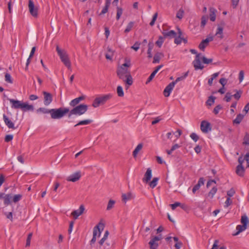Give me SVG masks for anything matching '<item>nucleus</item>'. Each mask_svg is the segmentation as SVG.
<instances>
[{"instance_id":"obj_21","label":"nucleus","mask_w":249,"mask_h":249,"mask_svg":"<svg viewBox=\"0 0 249 249\" xmlns=\"http://www.w3.org/2000/svg\"><path fill=\"white\" fill-rule=\"evenodd\" d=\"M163 67L162 65H160L157 67L155 69V70L151 73L149 77H148L147 81L146 82V84H148L149 83L154 77L156 74L157 73V72L159 71L160 69H161Z\"/></svg>"},{"instance_id":"obj_10","label":"nucleus","mask_w":249,"mask_h":249,"mask_svg":"<svg viewBox=\"0 0 249 249\" xmlns=\"http://www.w3.org/2000/svg\"><path fill=\"white\" fill-rule=\"evenodd\" d=\"M29 9L31 15L35 17L36 18L38 15V8L35 7L34 3L32 0H29Z\"/></svg>"},{"instance_id":"obj_59","label":"nucleus","mask_w":249,"mask_h":249,"mask_svg":"<svg viewBox=\"0 0 249 249\" xmlns=\"http://www.w3.org/2000/svg\"><path fill=\"white\" fill-rule=\"evenodd\" d=\"M235 193V192L233 188H231L229 191L227 192V195L229 196V197L232 196Z\"/></svg>"},{"instance_id":"obj_46","label":"nucleus","mask_w":249,"mask_h":249,"mask_svg":"<svg viewBox=\"0 0 249 249\" xmlns=\"http://www.w3.org/2000/svg\"><path fill=\"white\" fill-rule=\"evenodd\" d=\"M164 41V37L162 36L159 37L158 40L156 42V44L160 48L161 47Z\"/></svg>"},{"instance_id":"obj_58","label":"nucleus","mask_w":249,"mask_h":249,"mask_svg":"<svg viewBox=\"0 0 249 249\" xmlns=\"http://www.w3.org/2000/svg\"><path fill=\"white\" fill-rule=\"evenodd\" d=\"M181 205V203L178 202H176L174 204H170V206L172 210H175L177 207Z\"/></svg>"},{"instance_id":"obj_64","label":"nucleus","mask_w":249,"mask_h":249,"mask_svg":"<svg viewBox=\"0 0 249 249\" xmlns=\"http://www.w3.org/2000/svg\"><path fill=\"white\" fill-rule=\"evenodd\" d=\"M245 160L247 162V167H249V153H248L245 156Z\"/></svg>"},{"instance_id":"obj_1","label":"nucleus","mask_w":249,"mask_h":249,"mask_svg":"<svg viewBox=\"0 0 249 249\" xmlns=\"http://www.w3.org/2000/svg\"><path fill=\"white\" fill-rule=\"evenodd\" d=\"M125 63L118 67L116 73L119 78L122 80L125 83V89H127L129 86L133 84V81L130 71L128 69L131 65L130 60L127 62L125 59Z\"/></svg>"},{"instance_id":"obj_32","label":"nucleus","mask_w":249,"mask_h":249,"mask_svg":"<svg viewBox=\"0 0 249 249\" xmlns=\"http://www.w3.org/2000/svg\"><path fill=\"white\" fill-rule=\"evenodd\" d=\"M246 229H247V226H244L243 225H238L236 227V230H237V231L236 232V233L234 234V235H238L239 233H240L241 232L244 231Z\"/></svg>"},{"instance_id":"obj_60","label":"nucleus","mask_w":249,"mask_h":249,"mask_svg":"<svg viewBox=\"0 0 249 249\" xmlns=\"http://www.w3.org/2000/svg\"><path fill=\"white\" fill-rule=\"evenodd\" d=\"M13 136L12 135H7L5 136L4 141L5 142H9L12 140Z\"/></svg>"},{"instance_id":"obj_36","label":"nucleus","mask_w":249,"mask_h":249,"mask_svg":"<svg viewBox=\"0 0 249 249\" xmlns=\"http://www.w3.org/2000/svg\"><path fill=\"white\" fill-rule=\"evenodd\" d=\"M217 190V188L216 187H213L208 193V196L210 197L211 198H212L213 197V196L216 193Z\"/></svg>"},{"instance_id":"obj_3","label":"nucleus","mask_w":249,"mask_h":249,"mask_svg":"<svg viewBox=\"0 0 249 249\" xmlns=\"http://www.w3.org/2000/svg\"><path fill=\"white\" fill-rule=\"evenodd\" d=\"M69 112L70 109L67 107L51 109V116L53 119H59L63 117L67 114H69Z\"/></svg>"},{"instance_id":"obj_41","label":"nucleus","mask_w":249,"mask_h":249,"mask_svg":"<svg viewBox=\"0 0 249 249\" xmlns=\"http://www.w3.org/2000/svg\"><path fill=\"white\" fill-rule=\"evenodd\" d=\"M123 9L118 6L117 7L116 19L119 20L123 14Z\"/></svg>"},{"instance_id":"obj_57","label":"nucleus","mask_w":249,"mask_h":249,"mask_svg":"<svg viewBox=\"0 0 249 249\" xmlns=\"http://www.w3.org/2000/svg\"><path fill=\"white\" fill-rule=\"evenodd\" d=\"M190 137L195 142H196L199 139V137L195 133H192L190 135Z\"/></svg>"},{"instance_id":"obj_37","label":"nucleus","mask_w":249,"mask_h":249,"mask_svg":"<svg viewBox=\"0 0 249 249\" xmlns=\"http://www.w3.org/2000/svg\"><path fill=\"white\" fill-rule=\"evenodd\" d=\"M115 203V201L110 199L108 202L107 206V210L109 211L112 209L114 207V204Z\"/></svg>"},{"instance_id":"obj_23","label":"nucleus","mask_w":249,"mask_h":249,"mask_svg":"<svg viewBox=\"0 0 249 249\" xmlns=\"http://www.w3.org/2000/svg\"><path fill=\"white\" fill-rule=\"evenodd\" d=\"M22 107H22V109L21 110L24 112L27 111H33L34 110V106L32 105H29L28 103L27 102L24 103V104H23V106Z\"/></svg>"},{"instance_id":"obj_28","label":"nucleus","mask_w":249,"mask_h":249,"mask_svg":"<svg viewBox=\"0 0 249 249\" xmlns=\"http://www.w3.org/2000/svg\"><path fill=\"white\" fill-rule=\"evenodd\" d=\"M106 241V242H105V243H104V248H106L107 249L115 248V247L114 246V243L113 241H108L107 240Z\"/></svg>"},{"instance_id":"obj_13","label":"nucleus","mask_w":249,"mask_h":249,"mask_svg":"<svg viewBox=\"0 0 249 249\" xmlns=\"http://www.w3.org/2000/svg\"><path fill=\"white\" fill-rule=\"evenodd\" d=\"M81 177L80 171H77L70 175L67 178L68 181L76 182Z\"/></svg>"},{"instance_id":"obj_44","label":"nucleus","mask_w":249,"mask_h":249,"mask_svg":"<svg viewBox=\"0 0 249 249\" xmlns=\"http://www.w3.org/2000/svg\"><path fill=\"white\" fill-rule=\"evenodd\" d=\"M241 222L242 223V225L247 226V224L249 222V219L247 216L246 215L242 216Z\"/></svg>"},{"instance_id":"obj_56","label":"nucleus","mask_w":249,"mask_h":249,"mask_svg":"<svg viewBox=\"0 0 249 249\" xmlns=\"http://www.w3.org/2000/svg\"><path fill=\"white\" fill-rule=\"evenodd\" d=\"M222 108V106L220 105L216 106L213 109V112L215 114H217L220 109Z\"/></svg>"},{"instance_id":"obj_63","label":"nucleus","mask_w":249,"mask_h":249,"mask_svg":"<svg viewBox=\"0 0 249 249\" xmlns=\"http://www.w3.org/2000/svg\"><path fill=\"white\" fill-rule=\"evenodd\" d=\"M174 42L177 44H180L182 42V37L178 36L176 37Z\"/></svg>"},{"instance_id":"obj_24","label":"nucleus","mask_w":249,"mask_h":249,"mask_svg":"<svg viewBox=\"0 0 249 249\" xmlns=\"http://www.w3.org/2000/svg\"><path fill=\"white\" fill-rule=\"evenodd\" d=\"M164 56L163 54L161 53H157L154 56L153 63H159L160 59Z\"/></svg>"},{"instance_id":"obj_27","label":"nucleus","mask_w":249,"mask_h":249,"mask_svg":"<svg viewBox=\"0 0 249 249\" xmlns=\"http://www.w3.org/2000/svg\"><path fill=\"white\" fill-rule=\"evenodd\" d=\"M142 146H143V144L142 143H139L137 146V147H136V148L134 149V150L133 152V156L134 157V158H135L137 157V155H138L139 152L140 150H141L142 149Z\"/></svg>"},{"instance_id":"obj_31","label":"nucleus","mask_w":249,"mask_h":249,"mask_svg":"<svg viewBox=\"0 0 249 249\" xmlns=\"http://www.w3.org/2000/svg\"><path fill=\"white\" fill-rule=\"evenodd\" d=\"M4 199V203L5 205H8L10 204V201L12 198V196L10 194L6 195L3 197Z\"/></svg>"},{"instance_id":"obj_48","label":"nucleus","mask_w":249,"mask_h":249,"mask_svg":"<svg viewBox=\"0 0 249 249\" xmlns=\"http://www.w3.org/2000/svg\"><path fill=\"white\" fill-rule=\"evenodd\" d=\"M79 102L77 100L76 98H75L70 102V105L71 107L74 108L75 107L78 106L79 105Z\"/></svg>"},{"instance_id":"obj_17","label":"nucleus","mask_w":249,"mask_h":249,"mask_svg":"<svg viewBox=\"0 0 249 249\" xmlns=\"http://www.w3.org/2000/svg\"><path fill=\"white\" fill-rule=\"evenodd\" d=\"M175 86V82H171L168 84L163 91V94L165 97H167L170 96V93Z\"/></svg>"},{"instance_id":"obj_18","label":"nucleus","mask_w":249,"mask_h":249,"mask_svg":"<svg viewBox=\"0 0 249 249\" xmlns=\"http://www.w3.org/2000/svg\"><path fill=\"white\" fill-rule=\"evenodd\" d=\"M3 118L5 124L9 128H12L13 129L16 128L14 123L11 120H10L5 114H3Z\"/></svg>"},{"instance_id":"obj_2","label":"nucleus","mask_w":249,"mask_h":249,"mask_svg":"<svg viewBox=\"0 0 249 249\" xmlns=\"http://www.w3.org/2000/svg\"><path fill=\"white\" fill-rule=\"evenodd\" d=\"M201 60H202L204 64H208L211 63L213 59L207 58L205 56H201V53L197 54L196 56L195 60L193 61V64L195 69L196 70L200 69L202 70L204 68V66L201 64Z\"/></svg>"},{"instance_id":"obj_22","label":"nucleus","mask_w":249,"mask_h":249,"mask_svg":"<svg viewBox=\"0 0 249 249\" xmlns=\"http://www.w3.org/2000/svg\"><path fill=\"white\" fill-rule=\"evenodd\" d=\"M245 169L243 165H237L236 168L235 172L240 177L244 176Z\"/></svg>"},{"instance_id":"obj_45","label":"nucleus","mask_w":249,"mask_h":249,"mask_svg":"<svg viewBox=\"0 0 249 249\" xmlns=\"http://www.w3.org/2000/svg\"><path fill=\"white\" fill-rule=\"evenodd\" d=\"M215 99V97H213V96H210L206 102L207 105L208 106H211L214 103Z\"/></svg>"},{"instance_id":"obj_29","label":"nucleus","mask_w":249,"mask_h":249,"mask_svg":"<svg viewBox=\"0 0 249 249\" xmlns=\"http://www.w3.org/2000/svg\"><path fill=\"white\" fill-rule=\"evenodd\" d=\"M92 122V121L90 119H87L82 121H80L78 124H76L74 126H77L81 125H87L90 124Z\"/></svg>"},{"instance_id":"obj_14","label":"nucleus","mask_w":249,"mask_h":249,"mask_svg":"<svg viewBox=\"0 0 249 249\" xmlns=\"http://www.w3.org/2000/svg\"><path fill=\"white\" fill-rule=\"evenodd\" d=\"M225 25V23L224 21H221L219 24H218L217 31L215 35L217 36L218 37L222 39L223 38V28Z\"/></svg>"},{"instance_id":"obj_33","label":"nucleus","mask_w":249,"mask_h":249,"mask_svg":"<svg viewBox=\"0 0 249 249\" xmlns=\"http://www.w3.org/2000/svg\"><path fill=\"white\" fill-rule=\"evenodd\" d=\"M37 113H42L43 114L50 113L51 114V109H49L44 107H40L36 110Z\"/></svg>"},{"instance_id":"obj_25","label":"nucleus","mask_w":249,"mask_h":249,"mask_svg":"<svg viewBox=\"0 0 249 249\" xmlns=\"http://www.w3.org/2000/svg\"><path fill=\"white\" fill-rule=\"evenodd\" d=\"M107 53L105 54V57H106V59L109 60H112L114 51H113L109 47H108L107 48Z\"/></svg>"},{"instance_id":"obj_55","label":"nucleus","mask_w":249,"mask_h":249,"mask_svg":"<svg viewBox=\"0 0 249 249\" xmlns=\"http://www.w3.org/2000/svg\"><path fill=\"white\" fill-rule=\"evenodd\" d=\"M158 15V14L157 12L154 14V15L153 16L152 19L149 24L150 26H152L154 25L155 21L156 20V19L157 18Z\"/></svg>"},{"instance_id":"obj_34","label":"nucleus","mask_w":249,"mask_h":249,"mask_svg":"<svg viewBox=\"0 0 249 249\" xmlns=\"http://www.w3.org/2000/svg\"><path fill=\"white\" fill-rule=\"evenodd\" d=\"M122 200L124 202H126L127 200H129L131 198V194L130 193H128L127 194H123L122 195Z\"/></svg>"},{"instance_id":"obj_53","label":"nucleus","mask_w":249,"mask_h":249,"mask_svg":"<svg viewBox=\"0 0 249 249\" xmlns=\"http://www.w3.org/2000/svg\"><path fill=\"white\" fill-rule=\"evenodd\" d=\"M22 197V195L20 194L16 195L14 196L13 201L14 202L16 203L19 201Z\"/></svg>"},{"instance_id":"obj_61","label":"nucleus","mask_w":249,"mask_h":249,"mask_svg":"<svg viewBox=\"0 0 249 249\" xmlns=\"http://www.w3.org/2000/svg\"><path fill=\"white\" fill-rule=\"evenodd\" d=\"M244 71H240L239 73V80L240 82H241L243 81V80L244 79Z\"/></svg>"},{"instance_id":"obj_19","label":"nucleus","mask_w":249,"mask_h":249,"mask_svg":"<svg viewBox=\"0 0 249 249\" xmlns=\"http://www.w3.org/2000/svg\"><path fill=\"white\" fill-rule=\"evenodd\" d=\"M152 177V170L150 168H148L146 170V173L144 174V178H142V180L144 182H149Z\"/></svg>"},{"instance_id":"obj_7","label":"nucleus","mask_w":249,"mask_h":249,"mask_svg":"<svg viewBox=\"0 0 249 249\" xmlns=\"http://www.w3.org/2000/svg\"><path fill=\"white\" fill-rule=\"evenodd\" d=\"M161 239L162 236L161 234L153 237L149 242L150 249H156Z\"/></svg>"},{"instance_id":"obj_26","label":"nucleus","mask_w":249,"mask_h":249,"mask_svg":"<svg viewBox=\"0 0 249 249\" xmlns=\"http://www.w3.org/2000/svg\"><path fill=\"white\" fill-rule=\"evenodd\" d=\"M244 117V115L239 114L237 115L236 118L233 121V124H239L243 120Z\"/></svg>"},{"instance_id":"obj_50","label":"nucleus","mask_w":249,"mask_h":249,"mask_svg":"<svg viewBox=\"0 0 249 249\" xmlns=\"http://www.w3.org/2000/svg\"><path fill=\"white\" fill-rule=\"evenodd\" d=\"M208 17L206 16H203L201 18V26L204 27L206 24L207 21L208 20Z\"/></svg>"},{"instance_id":"obj_52","label":"nucleus","mask_w":249,"mask_h":249,"mask_svg":"<svg viewBox=\"0 0 249 249\" xmlns=\"http://www.w3.org/2000/svg\"><path fill=\"white\" fill-rule=\"evenodd\" d=\"M232 97V95H231V93L227 92L224 98V100H225L227 102H229L231 101Z\"/></svg>"},{"instance_id":"obj_11","label":"nucleus","mask_w":249,"mask_h":249,"mask_svg":"<svg viewBox=\"0 0 249 249\" xmlns=\"http://www.w3.org/2000/svg\"><path fill=\"white\" fill-rule=\"evenodd\" d=\"M200 129L203 133H208L212 129L211 124L207 121H202L200 124Z\"/></svg>"},{"instance_id":"obj_12","label":"nucleus","mask_w":249,"mask_h":249,"mask_svg":"<svg viewBox=\"0 0 249 249\" xmlns=\"http://www.w3.org/2000/svg\"><path fill=\"white\" fill-rule=\"evenodd\" d=\"M42 93L44 95V104L45 106H48L53 101V96L50 93L45 91Z\"/></svg>"},{"instance_id":"obj_62","label":"nucleus","mask_w":249,"mask_h":249,"mask_svg":"<svg viewBox=\"0 0 249 249\" xmlns=\"http://www.w3.org/2000/svg\"><path fill=\"white\" fill-rule=\"evenodd\" d=\"M245 160V157L243 158L242 156H240L238 158V161L239 163V164L238 165H243V163Z\"/></svg>"},{"instance_id":"obj_16","label":"nucleus","mask_w":249,"mask_h":249,"mask_svg":"<svg viewBox=\"0 0 249 249\" xmlns=\"http://www.w3.org/2000/svg\"><path fill=\"white\" fill-rule=\"evenodd\" d=\"M85 210V207L83 205H81L79 207V209L73 211L71 214L73 216L74 219L78 218V216L81 215Z\"/></svg>"},{"instance_id":"obj_51","label":"nucleus","mask_w":249,"mask_h":249,"mask_svg":"<svg viewBox=\"0 0 249 249\" xmlns=\"http://www.w3.org/2000/svg\"><path fill=\"white\" fill-rule=\"evenodd\" d=\"M140 45L141 43L138 41H137L134 43V44L131 47V48L132 49H133L135 51H137L140 48Z\"/></svg>"},{"instance_id":"obj_5","label":"nucleus","mask_w":249,"mask_h":249,"mask_svg":"<svg viewBox=\"0 0 249 249\" xmlns=\"http://www.w3.org/2000/svg\"><path fill=\"white\" fill-rule=\"evenodd\" d=\"M56 50L61 61L68 69H71V63L66 51L61 49L58 45L56 46Z\"/></svg>"},{"instance_id":"obj_35","label":"nucleus","mask_w":249,"mask_h":249,"mask_svg":"<svg viewBox=\"0 0 249 249\" xmlns=\"http://www.w3.org/2000/svg\"><path fill=\"white\" fill-rule=\"evenodd\" d=\"M109 235V232L108 231H106L104 237L100 240L99 241V244L101 245H103L104 243L106 241V240H107V238L108 237V235Z\"/></svg>"},{"instance_id":"obj_20","label":"nucleus","mask_w":249,"mask_h":249,"mask_svg":"<svg viewBox=\"0 0 249 249\" xmlns=\"http://www.w3.org/2000/svg\"><path fill=\"white\" fill-rule=\"evenodd\" d=\"M162 33L164 38L169 37V38H172L175 37L177 35V33L173 30H171L169 32L163 31Z\"/></svg>"},{"instance_id":"obj_6","label":"nucleus","mask_w":249,"mask_h":249,"mask_svg":"<svg viewBox=\"0 0 249 249\" xmlns=\"http://www.w3.org/2000/svg\"><path fill=\"white\" fill-rule=\"evenodd\" d=\"M112 97L111 94L102 95L97 97L93 100L92 106L94 107H98L100 106L104 105L107 101L109 100Z\"/></svg>"},{"instance_id":"obj_42","label":"nucleus","mask_w":249,"mask_h":249,"mask_svg":"<svg viewBox=\"0 0 249 249\" xmlns=\"http://www.w3.org/2000/svg\"><path fill=\"white\" fill-rule=\"evenodd\" d=\"M123 9L118 6L117 7L116 19L119 20L123 14Z\"/></svg>"},{"instance_id":"obj_4","label":"nucleus","mask_w":249,"mask_h":249,"mask_svg":"<svg viewBox=\"0 0 249 249\" xmlns=\"http://www.w3.org/2000/svg\"><path fill=\"white\" fill-rule=\"evenodd\" d=\"M88 109V106L86 104H80L70 110L68 117L70 118L72 115L80 116L86 113Z\"/></svg>"},{"instance_id":"obj_47","label":"nucleus","mask_w":249,"mask_h":249,"mask_svg":"<svg viewBox=\"0 0 249 249\" xmlns=\"http://www.w3.org/2000/svg\"><path fill=\"white\" fill-rule=\"evenodd\" d=\"M242 94V91L241 90H236V93L232 95V96L237 100H238Z\"/></svg>"},{"instance_id":"obj_49","label":"nucleus","mask_w":249,"mask_h":249,"mask_svg":"<svg viewBox=\"0 0 249 249\" xmlns=\"http://www.w3.org/2000/svg\"><path fill=\"white\" fill-rule=\"evenodd\" d=\"M184 10L182 9H180L177 12L176 17L179 19H181L183 17Z\"/></svg>"},{"instance_id":"obj_43","label":"nucleus","mask_w":249,"mask_h":249,"mask_svg":"<svg viewBox=\"0 0 249 249\" xmlns=\"http://www.w3.org/2000/svg\"><path fill=\"white\" fill-rule=\"evenodd\" d=\"M243 144L246 145H249V134L248 133H246L244 137Z\"/></svg>"},{"instance_id":"obj_9","label":"nucleus","mask_w":249,"mask_h":249,"mask_svg":"<svg viewBox=\"0 0 249 249\" xmlns=\"http://www.w3.org/2000/svg\"><path fill=\"white\" fill-rule=\"evenodd\" d=\"M9 100L11 104L12 108L16 109H20L22 110L24 102L13 99H9Z\"/></svg>"},{"instance_id":"obj_39","label":"nucleus","mask_w":249,"mask_h":249,"mask_svg":"<svg viewBox=\"0 0 249 249\" xmlns=\"http://www.w3.org/2000/svg\"><path fill=\"white\" fill-rule=\"evenodd\" d=\"M134 22L130 21L127 25L126 29L124 30V33H127L129 32L131 30L132 28H133V27L134 26Z\"/></svg>"},{"instance_id":"obj_40","label":"nucleus","mask_w":249,"mask_h":249,"mask_svg":"<svg viewBox=\"0 0 249 249\" xmlns=\"http://www.w3.org/2000/svg\"><path fill=\"white\" fill-rule=\"evenodd\" d=\"M158 180V178H154L153 180L149 183L150 186L152 188L155 187L157 184V182Z\"/></svg>"},{"instance_id":"obj_8","label":"nucleus","mask_w":249,"mask_h":249,"mask_svg":"<svg viewBox=\"0 0 249 249\" xmlns=\"http://www.w3.org/2000/svg\"><path fill=\"white\" fill-rule=\"evenodd\" d=\"M104 227V224L101 222H99V224L96 227H94V230H93V237L90 241L91 245L92 244H94L96 240V236L97 234V229L98 230L99 235H100V232H101L100 229L102 228V229L103 230Z\"/></svg>"},{"instance_id":"obj_30","label":"nucleus","mask_w":249,"mask_h":249,"mask_svg":"<svg viewBox=\"0 0 249 249\" xmlns=\"http://www.w3.org/2000/svg\"><path fill=\"white\" fill-rule=\"evenodd\" d=\"M210 19L212 21H214L216 18V16L215 14V10L213 8H211L210 9Z\"/></svg>"},{"instance_id":"obj_38","label":"nucleus","mask_w":249,"mask_h":249,"mask_svg":"<svg viewBox=\"0 0 249 249\" xmlns=\"http://www.w3.org/2000/svg\"><path fill=\"white\" fill-rule=\"evenodd\" d=\"M117 93L119 97H123L124 96L123 88L121 86H118L117 87Z\"/></svg>"},{"instance_id":"obj_54","label":"nucleus","mask_w":249,"mask_h":249,"mask_svg":"<svg viewBox=\"0 0 249 249\" xmlns=\"http://www.w3.org/2000/svg\"><path fill=\"white\" fill-rule=\"evenodd\" d=\"M5 81L7 82H8L9 83H13V81H12V79L11 78V76L10 75V74L8 73H6L5 75Z\"/></svg>"},{"instance_id":"obj_15","label":"nucleus","mask_w":249,"mask_h":249,"mask_svg":"<svg viewBox=\"0 0 249 249\" xmlns=\"http://www.w3.org/2000/svg\"><path fill=\"white\" fill-rule=\"evenodd\" d=\"M213 36H210L206 38L205 39L203 40L199 45V48L200 50L204 51L205 47L208 45L210 41H213Z\"/></svg>"}]
</instances>
